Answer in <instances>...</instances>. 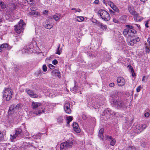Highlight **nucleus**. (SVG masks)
I'll list each match as a JSON object with an SVG mask.
<instances>
[{
	"label": "nucleus",
	"mask_w": 150,
	"mask_h": 150,
	"mask_svg": "<svg viewBox=\"0 0 150 150\" xmlns=\"http://www.w3.org/2000/svg\"><path fill=\"white\" fill-rule=\"evenodd\" d=\"M14 68L15 71H17L19 70V67L16 65H14Z\"/></svg>",
	"instance_id": "44"
},
{
	"label": "nucleus",
	"mask_w": 150,
	"mask_h": 150,
	"mask_svg": "<svg viewBox=\"0 0 150 150\" xmlns=\"http://www.w3.org/2000/svg\"><path fill=\"white\" fill-rule=\"evenodd\" d=\"M96 24L98 25V26L100 27V24H101L102 23H100V22H99V21H97V20H96Z\"/></svg>",
	"instance_id": "50"
},
{
	"label": "nucleus",
	"mask_w": 150,
	"mask_h": 150,
	"mask_svg": "<svg viewBox=\"0 0 150 150\" xmlns=\"http://www.w3.org/2000/svg\"><path fill=\"white\" fill-rule=\"evenodd\" d=\"M126 150H137L136 148L133 146H130L127 148Z\"/></svg>",
	"instance_id": "34"
},
{
	"label": "nucleus",
	"mask_w": 150,
	"mask_h": 150,
	"mask_svg": "<svg viewBox=\"0 0 150 150\" xmlns=\"http://www.w3.org/2000/svg\"><path fill=\"white\" fill-rule=\"evenodd\" d=\"M113 3L110 1H109L108 2V4L110 6Z\"/></svg>",
	"instance_id": "59"
},
{
	"label": "nucleus",
	"mask_w": 150,
	"mask_h": 150,
	"mask_svg": "<svg viewBox=\"0 0 150 150\" xmlns=\"http://www.w3.org/2000/svg\"><path fill=\"white\" fill-rule=\"evenodd\" d=\"M100 24V27L101 28L103 29H106L107 28V26L105 25H104L102 23H101V24Z\"/></svg>",
	"instance_id": "37"
},
{
	"label": "nucleus",
	"mask_w": 150,
	"mask_h": 150,
	"mask_svg": "<svg viewBox=\"0 0 150 150\" xmlns=\"http://www.w3.org/2000/svg\"><path fill=\"white\" fill-rule=\"evenodd\" d=\"M104 130V129L101 128L100 130L98 133V137L102 139H103V132Z\"/></svg>",
	"instance_id": "25"
},
{
	"label": "nucleus",
	"mask_w": 150,
	"mask_h": 150,
	"mask_svg": "<svg viewBox=\"0 0 150 150\" xmlns=\"http://www.w3.org/2000/svg\"><path fill=\"white\" fill-rule=\"evenodd\" d=\"M60 45L59 44L57 49V52H56V54L60 55L62 52V49L60 48Z\"/></svg>",
	"instance_id": "29"
},
{
	"label": "nucleus",
	"mask_w": 150,
	"mask_h": 150,
	"mask_svg": "<svg viewBox=\"0 0 150 150\" xmlns=\"http://www.w3.org/2000/svg\"><path fill=\"white\" fill-rule=\"evenodd\" d=\"M63 120V119L62 117H59L58 118V122L59 123L61 122H62Z\"/></svg>",
	"instance_id": "38"
},
{
	"label": "nucleus",
	"mask_w": 150,
	"mask_h": 150,
	"mask_svg": "<svg viewBox=\"0 0 150 150\" xmlns=\"http://www.w3.org/2000/svg\"><path fill=\"white\" fill-rule=\"evenodd\" d=\"M27 2L28 3H30V2H32L33 0H26Z\"/></svg>",
	"instance_id": "60"
},
{
	"label": "nucleus",
	"mask_w": 150,
	"mask_h": 150,
	"mask_svg": "<svg viewBox=\"0 0 150 150\" xmlns=\"http://www.w3.org/2000/svg\"><path fill=\"white\" fill-rule=\"evenodd\" d=\"M98 14L100 15L101 18L105 21H108L110 19L109 13L104 10H100L98 12Z\"/></svg>",
	"instance_id": "2"
},
{
	"label": "nucleus",
	"mask_w": 150,
	"mask_h": 150,
	"mask_svg": "<svg viewBox=\"0 0 150 150\" xmlns=\"http://www.w3.org/2000/svg\"><path fill=\"white\" fill-rule=\"evenodd\" d=\"M24 49L25 50V53H29L30 52V50H31V49L29 47L28 48L25 47L24 48Z\"/></svg>",
	"instance_id": "36"
},
{
	"label": "nucleus",
	"mask_w": 150,
	"mask_h": 150,
	"mask_svg": "<svg viewBox=\"0 0 150 150\" xmlns=\"http://www.w3.org/2000/svg\"><path fill=\"white\" fill-rule=\"evenodd\" d=\"M110 12L112 13H115V12L112 10H109Z\"/></svg>",
	"instance_id": "61"
},
{
	"label": "nucleus",
	"mask_w": 150,
	"mask_h": 150,
	"mask_svg": "<svg viewBox=\"0 0 150 150\" xmlns=\"http://www.w3.org/2000/svg\"><path fill=\"white\" fill-rule=\"evenodd\" d=\"M21 105L20 104L16 105L13 104L11 105L9 108L8 113L9 115L13 114L15 112L19 110L20 108Z\"/></svg>",
	"instance_id": "6"
},
{
	"label": "nucleus",
	"mask_w": 150,
	"mask_h": 150,
	"mask_svg": "<svg viewBox=\"0 0 150 150\" xmlns=\"http://www.w3.org/2000/svg\"><path fill=\"white\" fill-rule=\"evenodd\" d=\"M99 1L98 0H95L94 3L96 4H98L99 3Z\"/></svg>",
	"instance_id": "53"
},
{
	"label": "nucleus",
	"mask_w": 150,
	"mask_h": 150,
	"mask_svg": "<svg viewBox=\"0 0 150 150\" xmlns=\"http://www.w3.org/2000/svg\"><path fill=\"white\" fill-rule=\"evenodd\" d=\"M48 12L47 11L45 10L43 11V13L45 14H47L48 13Z\"/></svg>",
	"instance_id": "55"
},
{
	"label": "nucleus",
	"mask_w": 150,
	"mask_h": 150,
	"mask_svg": "<svg viewBox=\"0 0 150 150\" xmlns=\"http://www.w3.org/2000/svg\"><path fill=\"white\" fill-rule=\"evenodd\" d=\"M42 69L44 72H45L47 71V68L45 65H43L42 66Z\"/></svg>",
	"instance_id": "39"
},
{
	"label": "nucleus",
	"mask_w": 150,
	"mask_h": 150,
	"mask_svg": "<svg viewBox=\"0 0 150 150\" xmlns=\"http://www.w3.org/2000/svg\"><path fill=\"white\" fill-rule=\"evenodd\" d=\"M146 144V143H145V142H144V143H142L141 144V146H143L144 147V146H145Z\"/></svg>",
	"instance_id": "62"
},
{
	"label": "nucleus",
	"mask_w": 150,
	"mask_h": 150,
	"mask_svg": "<svg viewBox=\"0 0 150 150\" xmlns=\"http://www.w3.org/2000/svg\"><path fill=\"white\" fill-rule=\"evenodd\" d=\"M136 31L134 30L126 28L124 30L123 34L125 36L128 38L131 37L132 35H134V34L136 33Z\"/></svg>",
	"instance_id": "7"
},
{
	"label": "nucleus",
	"mask_w": 150,
	"mask_h": 150,
	"mask_svg": "<svg viewBox=\"0 0 150 150\" xmlns=\"http://www.w3.org/2000/svg\"><path fill=\"white\" fill-rule=\"evenodd\" d=\"M29 135V134H28V135L27 134L26 136L25 137V138L27 139H32L30 137H29L28 136Z\"/></svg>",
	"instance_id": "54"
},
{
	"label": "nucleus",
	"mask_w": 150,
	"mask_h": 150,
	"mask_svg": "<svg viewBox=\"0 0 150 150\" xmlns=\"http://www.w3.org/2000/svg\"><path fill=\"white\" fill-rule=\"evenodd\" d=\"M60 14L59 13H56L53 16V18L55 21H58L60 17Z\"/></svg>",
	"instance_id": "27"
},
{
	"label": "nucleus",
	"mask_w": 150,
	"mask_h": 150,
	"mask_svg": "<svg viewBox=\"0 0 150 150\" xmlns=\"http://www.w3.org/2000/svg\"><path fill=\"white\" fill-rule=\"evenodd\" d=\"M134 35H132L130 37L131 38H129V37L127 38V44L129 45L132 46L134 45V44L136 43L137 42H139L140 40V39L138 37L136 38H134Z\"/></svg>",
	"instance_id": "5"
},
{
	"label": "nucleus",
	"mask_w": 150,
	"mask_h": 150,
	"mask_svg": "<svg viewBox=\"0 0 150 150\" xmlns=\"http://www.w3.org/2000/svg\"><path fill=\"white\" fill-rule=\"evenodd\" d=\"M126 27L129 28L130 29H132L133 28V27L132 25H126Z\"/></svg>",
	"instance_id": "49"
},
{
	"label": "nucleus",
	"mask_w": 150,
	"mask_h": 150,
	"mask_svg": "<svg viewBox=\"0 0 150 150\" xmlns=\"http://www.w3.org/2000/svg\"><path fill=\"white\" fill-rule=\"evenodd\" d=\"M142 81L144 83L146 82L147 80L146 79V77L145 76H143L142 79Z\"/></svg>",
	"instance_id": "47"
},
{
	"label": "nucleus",
	"mask_w": 150,
	"mask_h": 150,
	"mask_svg": "<svg viewBox=\"0 0 150 150\" xmlns=\"http://www.w3.org/2000/svg\"><path fill=\"white\" fill-rule=\"evenodd\" d=\"M114 85L115 84L114 83H110L109 85V86L110 87H113L114 86Z\"/></svg>",
	"instance_id": "52"
},
{
	"label": "nucleus",
	"mask_w": 150,
	"mask_h": 150,
	"mask_svg": "<svg viewBox=\"0 0 150 150\" xmlns=\"http://www.w3.org/2000/svg\"><path fill=\"white\" fill-rule=\"evenodd\" d=\"M149 114L148 112H146L144 114V116L146 117H149Z\"/></svg>",
	"instance_id": "51"
},
{
	"label": "nucleus",
	"mask_w": 150,
	"mask_h": 150,
	"mask_svg": "<svg viewBox=\"0 0 150 150\" xmlns=\"http://www.w3.org/2000/svg\"><path fill=\"white\" fill-rule=\"evenodd\" d=\"M58 62L57 59H54L53 60L52 62V64L54 65H56L57 64Z\"/></svg>",
	"instance_id": "45"
},
{
	"label": "nucleus",
	"mask_w": 150,
	"mask_h": 150,
	"mask_svg": "<svg viewBox=\"0 0 150 150\" xmlns=\"http://www.w3.org/2000/svg\"><path fill=\"white\" fill-rule=\"evenodd\" d=\"M132 25H135L137 26L138 28H139V25H138L137 24H132Z\"/></svg>",
	"instance_id": "63"
},
{
	"label": "nucleus",
	"mask_w": 150,
	"mask_h": 150,
	"mask_svg": "<svg viewBox=\"0 0 150 150\" xmlns=\"http://www.w3.org/2000/svg\"><path fill=\"white\" fill-rule=\"evenodd\" d=\"M4 139V136L3 134L1 133L0 131V142L2 141Z\"/></svg>",
	"instance_id": "40"
},
{
	"label": "nucleus",
	"mask_w": 150,
	"mask_h": 150,
	"mask_svg": "<svg viewBox=\"0 0 150 150\" xmlns=\"http://www.w3.org/2000/svg\"><path fill=\"white\" fill-rule=\"evenodd\" d=\"M13 93L11 89L5 88L3 91V96L7 101H9L11 99Z\"/></svg>",
	"instance_id": "1"
},
{
	"label": "nucleus",
	"mask_w": 150,
	"mask_h": 150,
	"mask_svg": "<svg viewBox=\"0 0 150 150\" xmlns=\"http://www.w3.org/2000/svg\"><path fill=\"white\" fill-rule=\"evenodd\" d=\"M82 117L83 120H86L87 117V116L84 114H83Z\"/></svg>",
	"instance_id": "48"
},
{
	"label": "nucleus",
	"mask_w": 150,
	"mask_h": 150,
	"mask_svg": "<svg viewBox=\"0 0 150 150\" xmlns=\"http://www.w3.org/2000/svg\"><path fill=\"white\" fill-rule=\"evenodd\" d=\"M25 92L32 98H37L38 97V95L32 90L27 88L25 90Z\"/></svg>",
	"instance_id": "9"
},
{
	"label": "nucleus",
	"mask_w": 150,
	"mask_h": 150,
	"mask_svg": "<svg viewBox=\"0 0 150 150\" xmlns=\"http://www.w3.org/2000/svg\"><path fill=\"white\" fill-rule=\"evenodd\" d=\"M142 87L141 86H138L136 89V91L137 92H139L141 89H142Z\"/></svg>",
	"instance_id": "42"
},
{
	"label": "nucleus",
	"mask_w": 150,
	"mask_h": 150,
	"mask_svg": "<svg viewBox=\"0 0 150 150\" xmlns=\"http://www.w3.org/2000/svg\"><path fill=\"white\" fill-rule=\"evenodd\" d=\"M70 104L69 103H67L65 104L64 106V109L66 112L68 114H70L71 110L70 108Z\"/></svg>",
	"instance_id": "12"
},
{
	"label": "nucleus",
	"mask_w": 150,
	"mask_h": 150,
	"mask_svg": "<svg viewBox=\"0 0 150 150\" xmlns=\"http://www.w3.org/2000/svg\"><path fill=\"white\" fill-rule=\"evenodd\" d=\"M131 70V72L132 73V76H135V74L134 72V70H133V68L130 65V67L129 68Z\"/></svg>",
	"instance_id": "35"
},
{
	"label": "nucleus",
	"mask_w": 150,
	"mask_h": 150,
	"mask_svg": "<svg viewBox=\"0 0 150 150\" xmlns=\"http://www.w3.org/2000/svg\"><path fill=\"white\" fill-rule=\"evenodd\" d=\"M148 21H147L146 22V23L145 24V26L146 28H148L149 27V26L148 25Z\"/></svg>",
	"instance_id": "57"
},
{
	"label": "nucleus",
	"mask_w": 150,
	"mask_h": 150,
	"mask_svg": "<svg viewBox=\"0 0 150 150\" xmlns=\"http://www.w3.org/2000/svg\"><path fill=\"white\" fill-rule=\"evenodd\" d=\"M28 16H33V15H35L36 16H40V13H39L36 11H32L30 12L28 14Z\"/></svg>",
	"instance_id": "23"
},
{
	"label": "nucleus",
	"mask_w": 150,
	"mask_h": 150,
	"mask_svg": "<svg viewBox=\"0 0 150 150\" xmlns=\"http://www.w3.org/2000/svg\"><path fill=\"white\" fill-rule=\"evenodd\" d=\"M8 46V45L6 43L0 45V52H1L5 48H7Z\"/></svg>",
	"instance_id": "26"
},
{
	"label": "nucleus",
	"mask_w": 150,
	"mask_h": 150,
	"mask_svg": "<svg viewBox=\"0 0 150 150\" xmlns=\"http://www.w3.org/2000/svg\"><path fill=\"white\" fill-rule=\"evenodd\" d=\"M113 21L115 23H117L118 22V21L115 18H114L113 19Z\"/></svg>",
	"instance_id": "58"
},
{
	"label": "nucleus",
	"mask_w": 150,
	"mask_h": 150,
	"mask_svg": "<svg viewBox=\"0 0 150 150\" xmlns=\"http://www.w3.org/2000/svg\"><path fill=\"white\" fill-rule=\"evenodd\" d=\"M105 137L106 139L111 140L110 144L112 146H114L115 144L116 140L115 139H112V137L108 136H105Z\"/></svg>",
	"instance_id": "16"
},
{
	"label": "nucleus",
	"mask_w": 150,
	"mask_h": 150,
	"mask_svg": "<svg viewBox=\"0 0 150 150\" xmlns=\"http://www.w3.org/2000/svg\"><path fill=\"white\" fill-rule=\"evenodd\" d=\"M25 25V23L23 22V20H21L18 22V25L15 26V30L17 33H20L24 29V26Z\"/></svg>",
	"instance_id": "3"
},
{
	"label": "nucleus",
	"mask_w": 150,
	"mask_h": 150,
	"mask_svg": "<svg viewBox=\"0 0 150 150\" xmlns=\"http://www.w3.org/2000/svg\"><path fill=\"white\" fill-rule=\"evenodd\" d=\"M84 20V18L82 16H77L76 18H75L76 21L78 22H82Z\"/></svg>",
	"instance_id": "28"
},
{
	"label": "nucleus",
	"mask_w": 150,
	"mask_h": 150,
	"mask_svg": "<svg viewBox=\"0 0 150 150\" xmlns=\"http://www.w3.org/2000/svg\"><path fill=\"white\" fill-rule=\"evenodd\" d=\"M128 10L129 13L133 16L136 15L137 13L135 11L134 7L132 6H129L128 8Z\"/></svg>",
	"instance_id": "18"
},
{
	"label": "nucleus",
	"mask_w": 150,
	"mask_h": 150,
	"mask_svg": "<svg viewBox=\"0 0 150 150\" xmlns=\"http://www.w3.org/2000/svg\"><path fill=\"white\" fill-rule=\"evenodd\" d=\"M113 103L118 109L125 107L126 106L124 102L121 100H114L113 101Z\"/></svg>",
	"instance_id": "8"
},
{
	"label": "nucleus",
	"mask_w": 150,
	"mask_h": 150,
	"mask_svg": "<svg viewBox=\"0 0 150 150\" xmlns=\"http://www.w3.org/2000/svg\"><path fill=\"white\" fill-rule=\"evenodd\" d=\"M141 1H142V2H144L145 1H147V0H140Z\"/></svg>",
	"instance_id": "64"
},
{
	"label": "nucleus",
	"mask_w": 150,
	"mask_h": 150,
	"mask_svg": "<svg viewBox=\"0 0 150 150\" xmlns=\"http://www.w3.org/2000/svg\"><path fill=\"white\" fill-rule=\"evenodd\" d=\"M105 112L108 114L111 115H115V113L113 111L111 110L109 108H108L105 110Z\"/></svg>",
	"instance_id": "24"
},
{
	"label": "nucleus",
	"mask_w": 150,
	"mask_h": 150,
	"mask_svg": "<svg viewBox=\"0 0 150 150\" xmlns=\"http://www.w3.org/2000/svg\"><path fill=\"white\" fill-rule=\"evenodd\" d=\"M43 25L45 28L49 29H51L53 27V25L51 24H50L48 21H47L46 23H44Z\"/></svg>",
	"instance_id": "21"
},
{
	"label": "nucleus",
	"mask_w": 150,
	"mask_h": 150,
	"mask_svg": "<svg viewBox=\"0 0 150 150\" xmlns=\"http://www.w3.org/2000/svg\"><path fill=\"white\" fill-rule=\"evenodd\" d=\"M22 130L20 129H17L15 130V133L13 135L11 134V139H14L22 132Z\"/></svg>",
	"instance_id": "10"
},
{
	"label": "nucleus",
	"mask_w": 150,
	"mask_h": 150,
	"mask_svg": "<svg viewBox=\"0 0 150 150\" xmlns=\"http://www.w3.org/2000/svg\"><path fill=\"white\" fill-rule=\"evenodd\" d=\"M135 132L139 133L143 131V129L142 128L141 125L137 124L135 127Z\"/></svg>",
	"instance_id": "19"
},
{
	"label": "nucleus",
	"mask_w": 150,
	"mask_h": 150,
	"mask_svg": "<svg viewBox=\"0 0 150 150\" xmlns=\"http://www.w3.org/2000/svg\"><path fill=\"white\" fill-rule=\"evenodd\" d=\"M6 4L2 1H0V10L1 11H4L6 9Z\"/></svg>",
	"instance_id": "17"
},
{
	"label": "nucleus",
	"mask_w": 150,
	"mask_h": 150,
	"mask_svg": "<svg viewBox=\"0 0 150 150\" xmlns=\"http://www.w3.org/2000/svg\"><path fill=\"white\" fill-rule=\"evenodd\" d=\"M145 46L146 52L149 53L150 51V38H148L147 42L145 44Z\"/></svg>",
	"instance_id": "13"
},
{
	"label": "nucleus",
	"mask_w": 150,
	"mask_h": 150,
	"mask_svg": "<svg viewBox=\"0 0 150 150\" xmlns=\"http://www.w3.org/2000/svg\"><path fill=\"white\" fill-rule=\"evenodd\" d=\"M47 111L45 110V108H44V109L42 110V112H41V111L39 110L37 112H35V114H36L37 115H40L42 112L45 113V112H46Z\"/></svg>",
	"instance_id": "30"
},
{
	"label": "nucleus",
	"mask_w": 150,
	"mask_h": 150,
	"mask_svg": "<svg viewBox=\"0 0 150 150\" xmlns=\"http://www.w3.org/2000/svg\"><path fill=\"white\" fill-rule=\"evenodd\" d=\"M73 144V143L72 140L71 139H69V140L60 144V149H68L71 147Z\"/></svg>",
	"instance_id": "4"
},
{
	"label": "nucleus",
	"mask_w": 150,
	"mask_h": 150,
	"mask_svg": "<svg viewBox=\"0 0 150 150\" xmlns=\"http://www.w3.org/2000/svg\"><path fill=\"white\" fill-rule=\"evenodd\" d=\"M112 9L114 10L115 11L117 12V13H119V9H118V8L116 7V6H115V7H114Z\"/></svg>",
	"instance_id": "41"
},
{
	"label": "nucleus",
	"mask_w": 150,
	"mask_h": 150,
	"mask_svg": "<svg viewBox=\"0 0 150 150\" xmlns=\"http://www.w3.org/2000/svg\"><path fill=\"white\" fill-rule=\"evenodd\" d=\"M115 6L114 3H113L110 6L112 9Z\"/></svg>",
	"instance_id": "56"
},
{
	"label": "nucleus",
	"mask_w": 150,
	"mask_h": 150,
	"mask_svg": "<svg viewBox=\"0 0 150 150\" xmlns=\"http://www.w3.org/2000/svg\"><path fill=\"white\" fill-rule=\"evenodd\" d=\"M52 76H57L59 78H61L60 72L58 70L54 69L51 72Z\"/></svg>",
	"instance_id": "14"
},
{
	"label": "nucleus",
	"mask_w": 150,
	"mask_h": 150,
	"mask_svg": "<svg viewBox=\"0 0 150 150\" xmlns=\"http://www.w3.org/2000/svg\"><path fill=\"white\" fill-rule=\"evenodd\" d=\"M67 123L69 124V123L72 120V117L71 116H69L67 117Z\"/></svg>",
	"instance_id": "32"
},
{
	"label": "nucleus",
	"mask_w": 150,
	"mask_h": 150,
	"mask_svg": "<svg viewBox=\"0 0 150 150\" xmlns=\"http://www.w3.org/2000/svg\"><path fill=\"white\" fill-rule=\"evenodd\" d=\"M125 123H126L128 125L131 126L132 122L130 120H129V119L127 118H125Z\"/></svg>",
	"instance_id": "31"
},
{
	"label": "nucleus",
	"mask_w": 150,
	"mask_h": 150,
	"mask_svg": "<svg viewBox=\"0 0 150 150\" xmlns=\"http://www.w3.org/2000/svg\"><path fill=\"white\" fill-rule=\"evenodd\" d=\"M48 67L51 69H54V66L52 64H49Z\"/></svg>",
	"instance_id": "46"
},
{
	"label": "nucleus",
	"mask_w": 150,
	"mask_h": 150,
	"mask_svg": "<svg viewBox=\"0 0 150 150\" xmlns=\"http://www.w3.org/2000/svg\"><path fill=\"white\" fill-rule=\"evenodd\" d=\"M72 126L74 131L76 132L79 133L80 132V130L77 123L74 122L73 123Z\"/></svg>",
	"instance_id": "15"
},
{
	"label": "nucleus",
	"mask_w": 150,
	"mask_h": 150,
	"mask_svg": "<svg viewBox=\"0 0 150 150\" xmlns=\"http://www.w3.org/2000/svg\"><path fill=\"white\" fill-rule=\"evenodd\" d=\"M134 21H141L143 19V18L139 16L137 13L134 16Z\"/></svg>",
	"instance_id": "20"
},
{
	"label": "nucleus",
	"mask_w": 150,
	"mask_h": 150,
	"mask_svg": "<svg viewBox=\"0 0 150 150\" xmlns=\"http://www.w3.org/2000/svg\"><path fill=\"white\" fill-rule=\"evenodd\" d=\"M41 103L39 102H32V107L33 109H35L41 105Z\"/></svg>",
	"instance_id": "22"
},
{
	"label": "nucleus",
	"mask_w": 150,
	"mask_h": 150,
	"mask_svg": "<svg viewBox=\"0 0 150 150\" xmlns=\"http://www.w3.org/2000/svg\"><path fill=\"white\" fill-rule=\"evenodd\" d=\"M141 125L143 131L147 127V125L145 124H142Z\"/></svg>",
	"instance_id": "43"
},
{
	"label": "nucleus",
	"mask_w": 150,
	"mask_h": 150,
	"mask_svg": "<svg viewBox=\"0 0 150 150\" xmlns=\"http://www.w3.org/2000/svg\"><path fill=\"white\" fill-rule=\"evenodd\" d=\"M71 10H74V12L76 13L77 12H80L81 11L79 8H72L71 9Z\"/></svg>",
	"instance_id": "33"
},
{
	"label": "nucleus",
	"mask_w": 150,
	"mask_h": 150,
	"mask_svg": "<svg viewBox=\"0 0 150 150\" xmlns=\"http://www.w3.org/2000/svg\"><path fill=\"white\" fill-rule=\"evenodd\" d=\"M117 81L118 86H124L125 83V80L122 77H120L118 78Z\"/></svg>",
	"instance_id": "11"
}]
</instances>
